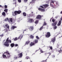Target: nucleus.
I'll return each mask as SVG.
<instances>
[{
	"label": "nucleus",
	"mask_w": 62,
	"mask_h": 62,
	"mask_svg": "<svg viewBox=\"0 0 62 62\" xmlns=\"http://www.w3.org/2000/svg\"><path fill=\"white\" fill-rule=\"evenodd\" d=\"M38 43V40L37 39H35L34 40L33 42H31L30 44V46H32L35 45L36 43Z\"/></svg>",
	"instance_id": "nucleus-1"
},
{
	"label": "nucleus",
	"mask_w": 62,
	"mask_h": 62,
	"mask_svg": "<svg viewBox=\"0 0 62 62\" xmlns=\"http://www.w3.org/2000/svg\"><path fill=\"white\" fill-rule=\"evenodd\" d=\"M22 11L21 10H19L18 11H15L14 12V13H13V16H15L16 15H17V14H20L21 13Z\"/></svg>",
	"instance_id": "nucleus-2"
},
{
	"label": "nucleus",
	"mask_w": 62,
	"mask_h": 62,
	"mask_svg": "<svg viewBox=\"0 0 62 62\" xmlns=\"http://www.w3.org/2000/svg\"><path fill=\"white\" fill-rule=\"evenodd\" d=\"M9 39V38H8L6 40V41L4 42V45L5 46H6V47H7L9 46V44H7L8 43V39Z\"/></svg>",
	"instance_id": "nucleus-3"
},
{
	"label": "nucleus",
	"mask_w": 62,
	"mask_h": 62,
	"mask_svg": "<svg viewBox=\"0 0 62 62\" xmlns=\"http://www.w3.org/2000/svg\"><path fill=\"white\" fill-rule=\"evenodd\" d=\"M45 36L46 38H49L51 36V33L50 32H47Z\"/></svg>",
	"instance_id": "nucleus-4"
},
{
	"label": "nucleus",
	"mask_w": 62,
	"mask_h": 62,
	"mask_svg": "<svg viewBox=\"0 0 62 62\" xmlns=\"http://www.w3.org/2000/svg\"><path fill=\"white\" fill-rule=\"evenodd\" d=\"M3 27L4 28H6V27L7 29H9V26L8 25V24H6L5 25H4Z\"/></svg>",
	"instance_id": "nucleus-5"
},
{
	"label": "nucleus",
	"mask_w": 62,
	"mask_h": 62,
	"mask_svg": "<svg viewBox=\"0 0 62 62\" xmlns=\"http://www.w3.org/2000/svg\"><path fill=\"white\" fill-rule=\"evenodd\" d=\"M27 27L28 28V29H29L31 31H33V30L34 29V27L33 26H31L30 27Z\"/></svg>",
	"instance_id": "nucleus-6"
},
{
	"label": "nucleus",
	"mask_w": 62,
	"mask_h": 62,
	"mask_svg": "<svg viewBox=\"0 0 62 62\" xmlns=\"http://www.w3.org/2000/svg\"><path fill=\"white\" fill-rule=\"evenodd\" d=\"M28 22L30 23H32V22H34V20L33 19H28Z\"/></svg>",
	"instance_id": "nucleus-7"
},
{
	"label": "nucleus",
	"mask_w": 62,
	"mask_h": 62,
	"mask_svg": "<svg viewBox=\"0 0 62 62\" xmlns=\"http://www.w3.org/2000/svg\"><path fill=\"white\" fill-rule=\"evenodd\" d=\"M18 58H22L23 56V53H20L18 54Z\"/></svg>",
	"instance_id": "nucleus-8"
},
{
	"label": "nucleus",
	"mask_w": 62,
	"mask_h": 62,
	"mask_svg": "<svg viewBox=\"0 0 62 62\" xmlns=\"http://www.w3.org/2000/svg\"><path fill=\"white\" fill-rule=\"evenodd\" d=\"M5 53H6L5 54H8V55H8L7 56V57L8 58H9V57H10V53L8 52V51H7L6 52H5Z\"/></svg>",
	"instance_id": "nucleus-9"
},
{
	"label": "nucleus",
	"mask_w": 62,
	"mask_h": 62,
	"mask_svg": "<svg viewBox=\"0 0 62 62\" xmlns=\"http://www.w3.org/2000/svg\"><path fill=\"white\" fill-rule=\"evenodd\" d=\"M38 9L39 10H40L41 11H45V10L44 9H43L41 8H38Z\"/></svg>",
	"instance_id": "nucleus-10"
},
{
	"label": "nucleus",
	"mask_w": 62,
	"mask_h": 62,
	"mask_svg": "<svg viewBox=\"0 0 62 62\" xmlns=\"http://www.w3.org/2000/svg\"><path fill=\"white\" fill-rule=\"evenodd\" d=\"M51 39V41L54 44V42H55V38L54 37V38L52 39Z\"/></svg>",
	"instance_id": "nucleus-11"
},
{
	"label": "nucleus",
	"mask_w": 62,
	"mask_h": 62,
	"mask_svg": "<svg viewBox=\"0 0 62 62\" xmlns=\"http://www.w3.org/2000/svg\"><path fill=\"white\" fill-rule=\"evenodd\" d=\"M57 24V21H55V22L54 23H52V25L53 26H54Z\"/></svg>",
	"instance_id": "nucleus-12"
},
{
	"label": "nucleus",
	"mask_w": 62,
	"mask_h": 62,
	"mask_svg": "<svg viewBox=\"0 0 62 62\" xmlns=\"http://www.w3.org/2000/svg\"><path fill=\"white\" fill-rule=\"evenodd\" d=\"M37 19H40L41 18V16L40 15H38L36 17Z\"/></svg>",
	"instance_id": "nucleus-13"
},
{
	"label": "nucleus",
	"mask_w": 62,
	"mask_h": 62,
	"mask_svg": "<svg viewBox=\"0 0 62 62\" xmlns=\"http://www.w3.org/2000/svg\"><path fill=\"white\" fill-rule=\"evenodd\" d=\"M43 6L45 8H47V7H49V5L47 4L43 5Z\"/></svg>",
	"instance_id": "nucleus-14"
},
{
	"label": "nucleus",
	"mask_w": 62,
	"mask_h": 62,
	"mask_svg": "<svg viewBox=\"0 0 62 62\" xmlns=\"http://www.w3.org/2000/svg\"><path fill=\"white\" fill-rule=\"evenodd\" d=\"M61 23V20H60L59 21V24H57L58 26H60Z\"/></svg>",
	"instance_id": "nucleus-15"
},
{
	"label": "nucleus",
	"mask_w": 62,
	"mask_h": 62,
	"mask_svg": "<svg viewBox=\"0 0 62 62\" xmlns=\"http://www.w3.org/2000/svg\"><path fill=\"white\" fill-rule=\"evenodd\" d=\"M17 28V27L16 26H12L11 29H14L15 28Z\"/></svg>",
	"instance_id": "nucleus-16"
},
{
	"label": "nucleus",
	"mask_w": 62,
	"mask_h": 62,
	"mask_svg": "<svg viewBox=\"0 0 62 62\" xmlns=\"http://www.w3.org/2000/svg\"><path fill=\"white\" fill-rule=\"evenodd\" d=\"M15 45H14V44L13 43L11 44L10 45L11 47L12 48Z\"/></svg>",
	"instance_id": "nucleus-17"
},
{
	"label": "nucleus",
	"mask_w": 62,
	"mask_h": 62,
	"mask_svg": "<svg viewBox=\"0 0 62 62\" xmlns=\"http://www.w3.org/2000/svg\"><path fill=\"white\" fill-rule=\"evenodd\" d=\"M2 15L4 17H6V13L4 12H3L2 13Z\"/></svg>",
	"instance_id": "nucleus-18"
},
{
	"label": "nucleus",
	"mask_w": 62,
	"mask_h": 62,
	"mask_svg": "<svg viewBox=\"0 0 62 62\" xmlns=\"http://www.w3.org/2000/svg\"><path fill=\"white\" fill-rule=\"evenodd\" d=\"M22 38H23V35H21L19 37H18V39H21Z\"/></svg>",
	"instance_id": "nucleus-19"
},
{
	"label": "nucleus",
	"mask_w": 62,
	"mask_h": 62,
	"mask_svg": "<svg viewBox=\"0 0 62 62\" xmlns=\"http://www.w3.org/2000/svg\"><path fill=\"white\" fill-rule=\"evenodd\" d=\"M43 26H42V27H41L40 29H39V30L40 31H41L42 29H43Z\"/></svg>",
	"instance_id": "nucleus-20"
},
{
	"label": "nucleus",
	"mask_w": 62,
	"mask_h": 62,
	"mask_svg": "<svg viewBox=\"0 0 62 62\" xmlns=\"http://www.w3.org/2000/svg\"><path fill=\"white\" fill-rule=\"evenodd\" d=\"M30 42L29 41H26L25 43V45H26V44H27H27H29V43H30Z\"/></svg>",
	"instance_id": "nucleus-21"
},
{
	"label": "nucleus",
	"mask_w": 62,
	"mask_h": 62,
	"mask_svg": "<svg viewBox=\"0 0 62 62\" xmlns=\"http://www.w3.org/2000/svg\"><path fill=\"white\" fill-rule=\"evenodd\" d=\"M23 15L24 17L26 16V14L25 12H24L23 13Z\"/></svg>",
	"instance_id": "nucleus-22"
},
{
	"label": "nucleus",
	"mask_w": 62,
	"mask_h": 62,
	"mask_svg": "<svg viewBox=\"0 0 62 62\" xmlns=\"http://www.w3.org/2000/svg\"><path fill=\"white\" fill-rule=\"evenodd\" d=\"M46 25H47V23H46V22H45L44 21L43 26V27L44 26Z\"/></svg>",
	"instance_id": "nucleus-23"
},
{
	"label": "nucleus",
	"mask_w": 62,
	"mask_h": 62,
	"mask_svg": "<svg viewBox=\"0 0 62 62\" xmlns=\"http://www.w3.org/2000/svg\"><path fill=\"white\" fill-rule=\"evenodd\" d=\"M58 52L60 53H62V51L61 48H60V50L58 51Z\"/></svg>",
	"instance_id": "nucleus-24"
},
{
	"label": "nucleus",
	"mask_w": 62,
	"mask_h": 62,
	"mask_svg": "<svg viewBox=\"0 0 62 62\" xmlns=\"http://www.w3.org/2000/svg\"><path fill=\"white\" fill-rule=\"evenodd\" d=\"M18 56L16 55H15V57L14 58V59L15 60L17 59V58H18Z\"/></svg>",
	"instance_id": "nucleus-25"
},
{
	"label": "nucleus",
	"mask_w": 62,
	"mask_h": 62,
	"mask_svg": "<svg viewBox=\"0 0 62 62\" xmlns=\"http://www.w3.org/2000/svg\"><path fill=\"white\" fill-rule=\"evenodd\" d=\"M8 18H7L5 19L4 20V21H8Z\"/></svg>",
	"instance_id": "nucleus-26"
},
{
	"label": "nucleus",
	"mask_w": 62,
	"mask_h": 62,
	"mask_svg": "<svg viewBox=\"0 0 62 62\" xmlns=\"http://www.w3.org/2000/svg\"><path fill=\"white\" fill-rule=\"evenodd\" d=\"M30 38L31 39H34V36L32 35H30Z\"/></svg>",
	"instance_id": "nucleus-27"
},
{
	"label": "nucleus",
	"mask_w": 62,
	"mask_h": 62,
	"mask_svg": "<svg viewBox=\"0 0 62 62\" xmlns=\"http://www.w3.org/2000/svg\"><path fill=\"white\" fill-rule=\"evenodd\" d=\"M6 56H6V55H5L4 54H3L2 55V57H3V58H6Z\"/></svg>",
	"instance_id": "nucleus-28"
},
{
	"label": "nucleus",
	"mask_w": 62,
	"mask_h": 62,
	"mask_svg": "<svg viewBox=\"0 0 62 62\" xmlns=\"http://www.w3.org/2000/svg\"><path fill=\"white\" fill-rule=\"evenodd\" d=\"M50 6L53 8H55L54 6V5H53V4H52V3H50Z\"/></svg>",
	"instance_id": "nucleus-29"
},
{
	"label": "nucleus",
	"mask_w": 62,
	"mask_h": 62,
	"mask_svg": "<svg viewBox=\"0 0 62 62\" xmlns=\"http://www.w3.org/2000/svg\"><path fill=\"white\" fill-rule=\"evenodd\" d=\"M4 11H5V12H8V10L7 9H5L4 10Z\"/></svg>",
	"instance_id": "nucleus-30"
},
{
	"label": "nucleus",
	"mask_w": 62,
	"mask_h": 62,
	"mask_svg": "<svg viewBox=\"0 0 62 62\" xmlns=\"http://www.w3.org/2000/svg\"><path fill=\"white\" fill-rule=\"evenodd\" d=\"M29 16H28V17H32V16L33 15V14H30L29 15Z\"/></svg>",
	"instance_id": "nucleus-31"
},
{
	"label": "nucleus",
	"mask_w": 62,
	"mask_h": 62,
	"mask_svg": "<svg viewBox=\"0 0 62 62\" xmlns=\"http://www.w3.org/2000/svg\"><path fill=\"white\" fill-rule=\"evenodd\" d=\"M10 21L11 22H13V19L12 18H11L10 20Z\"/></svg>",
	"instance_id": "nucleus-32"
},
{
	"label": "nucleus",
	"mask_w": 62,
	"mask_h": 62,
	"mask_svg": "<svg viewBox=\"0 0 62 62\" xmlns=\"http://www.w3.org/2000/svg\"><path fill=\"white\" fill-rule=\"evenodd\" d=\"M13 5L15 4L16 6V5H17V2H16L15 3H13Z\"/></svg>",
	"instance_id": "nucleus-33"
},
{
	"label": "nucleus",
	"mask_w": 62,
	"mask_h": 62,
	"mask_svg": "<svg viewBox=\"0 0 62 62\" xmlns=\"http://www.w3.org/2000/svg\"><path fill=\"white\" fill-rule=\"evenodd\" d=\"M39 23V21L38 20H36L35 22V23Z\"/></svg>",
	"instance_id": "nucleus-34"
},
{
	"label": "nucleus",
	"mask_w": 62,
	"mask_h": 62,
	"mask_svg": "<svg viewBox=\"0 0 62 62\" xmlns=\"http://www.w3.org/2000/svg\"><path fill=\"white\" fill-rule=\"evenodd\" d=\"M17 39H18V38H17V37H16L14 39V40H17Z\"/></svg>",
	"instance_id": "nucleus-35"
},
{
	"label": "nucleus",
	"mask_w": 62,
	"mask_h": 62,
	"mask_svg": "<svg viewBox=\"0 0 62 62\" xmlns=\"http://www.w3.org/2000/svg\"><path fill=\"white\" fill-rule=\"evenodd\" d=\"M52 21L53 23H54L55 22V19H52Z\"/></svg>",
	"instance_id": "nucleus-36"
},
{
	"label": "nucleus",
	"mask_w": 62,
	"mask_h": 62,
	"mask_svg": "<svg viewBox=\"0 0 62 62\" xmlns=\"http://www.w3.org/2000/svg\"><path fill=\"white\" fill-rule=\"evenodd\" d=\"M40 52L41 53H44V52L41 49L40 50Z\"/></svg>",
	"instance_id": "nucleus-37"
},
{
	"label": "nucleus",
	"mask_w": 62,
	"mask_h": 62,
	"mask_svg": "<svg viewBox=\"0 0 62 62\" xmlns=\"http://www.w3.org/2000/svg\"><path fill=\"white\" fill-rule=\"evenodd\" d=\"M50 50H53V47L52 46H50L49 47Z\"/></svg>",
	"instance_id": "nucleus-38"
},
{
	"label": "nucleus",
	"mask_w": 62,
	"mask_h": 62,
	"mask_svg": "<svg viewBox=\"0 0 62 62\" xmlns=\"http://www.w3.org/2000/svg\"><path fill=\"white\" fill-rule=\"evenodd\" d=\"M8 42H9V43H11V40H9L8 41V42L7 43H8Z\"/></svg>",
	"instance_id": "nucleus-39"
},
{
	"label": "nucleus",
	"mask_w": 62,
	"mask_h": 62,
	"mask_svg": "<svg viewBox=\"0 0 62 62\" xmlns=\"http://www.w3.org/2000/svg\"><path fill=\"white\" fill-rule=\"evenodd\" d=\"M54 1H51L50 2V4H52V3H53V4H54Z\"/></svg>",
	"instance_id": "nucleus-40"
},
{
	"label": "nucleus",
	"mask_w": 62,
	"mask_h": 62,
	"mask_svg": "<svg viewBox=\"0 0 62 62\" xmlns=\"http://www.w3.org/2000/svg\"><path fill=\"white\" fill-rule=\"evenodd\" d=\"M18 1L19 3H21V0H18Z\"/></svg>",
	"instance_id": "nucleus-41"
},
{
	"label": "nucleus",
	"mask_w": 62,
	"mask_h": 62,
	"mask_svg": "<svg viewBox=\"0 0 62 62\" xmlns=\"http://www.w3.org/2000/svg\"><path fill=\"white\" fill-rule=\"evenodd\" d=\"M4 7L5 8H8V6L6 5H5L4 6Z\"/></svg>",
	"instance_id": "nucleus-42"
},
{
	"label": "nucleus",
	"mask_w": 62,
	"mask_h": 62,
	"mask_svg": "<svg viewBox=\"0 0 62 62\" xmlns=\"http://www.w3.org/2000/svg\"><path fill=\"white\" fill-rule=\"evenodd\" d=\"M28 1V0H24V2H27Z\"/></svg>",
	"instance_id": "nucleus-43"
},
{
	"label": "nucleus",
	"mask_w": 62,
	"mask_h": 62,
	"mask_svg": "<svg viewBox=\"0 0 62 62\" xmlns=\"http://www.w3.org/2000/svg\"><path fill=\"white\" fill-rule=\"evenodd\" d=\"M36 38L37 39H39V37L38 36H36Z\"/></svg>",
	"instance_id": "nucleus-44"
},
{
	"label": "nucleus",
	"mask_w": 62,
	"mask_h": 62,
	"mask_svg": "<svg viewBox=\"0 0 62 62\" xmlns=\"http://www.w3.org/2000/svg\"><path fill=\"white\" fill-rule=\"evenodd\" d=\"M54 29H56V28H57V26H55V27H54Z\"/></svg>",
	"instance_id": "nucleus-45"
},
{
	"label": "nucleus",
	"mask_w": 62,
	"mask_h": 62,
	"mask_svg": "<svg viewBox=\"0 0 62 62\" xmlns=\"http://www.w3.org/2000/svg\"><path fill=\"white\" fill-rule=\"evenodd\" d=\"M26 58L27 59H30V58L29 57L27 56L26 57Z\"/></svg>",
	"instance_id": "nucleus-46"
},
{
	"label": "nucleus",
	"mask_w": 62,
	"mask_h": 62,
	"mask_svg": "<svg viewBox=\"0 0 62 62\" xmlns=\"http://www.w3.org/2000/svg\"><path fill=\"white\" fill-rule=\"evenodd\" d=\"M18 46V44H16L15 45V46L16 47H17Z\"/></svg>",
	"instance_id": "nucleus-47"
},
{
	"label": "nucleus",
	"mask_w": 62,
	"mask_h": 62,
	"mask_svg": "<svg viewBox=\"0 0 62 62\" xmlns=\"http://www.w3.org/2000/svg\"><path fill=\"white\" fill-rule=\"evenodd\" d=\"M40 7H41V8H44V7L42 6H40Z\"/></svg>",
	"instance_id": "nucleus-48"
},
{
	"label": "nucleus",
	"mask_w": 62,
	"mask_h": 62,
	"mask_svg": "<svg viewBox=\"0 0 62 62\" xmlns=\"http://www.w3.org/2000/svg\"><path fill=\"white\" fill-rule=\"evenodd\" d=\"M0 37H3V34L0 35Z\"/></svg>",
	"instance_id": "nucleus-49"
},
{
	"label": "nucleus",
	"mask_w": 62,
	"mask_h": 62,
	"mask_svg": "<svg viewBox=\"0 0 62 62\" xmlns=\"http://www.w3.org/2000/svg\"><path fill=\"white\" fill-rule=\"evenodd\" d=\"M36 0H32V2H33V3H34V2H35V1H36Z\"/></svg>",
	"instance_id": "nucleus-50"
},
{
	"label": "nucleus",
	"mask_w": 62,
	"mask_h": 62,
	"mask_svg": "<svg viewBox=\"0 0 62 62\" xmlns=\"http://www.w3.org/2000/svg\"><path fill=\"white\" fill-rule=\"evenodd\" d=\"M57 48H59V45H57Z\"/></svg>",
	"instance_id": "nucleus-51"
},
{
	"label": "nucleus",
	"mask_w": 62,
	"mask_h": 62,
	"mask_svg": "<svg viewBox=\"0 0 62 62\" xmlns=\"http://www.w3.org/2000/svg\"><path fill=\"white\" fill-rule=\"evenodd\" d=\"M13 2H16V0H13Z\"/></svg>",
	"instance_id": "nucleus-52"
},
{
	"label": "nucleus",
	"mask_w": 62,
	"mask_h": 62,
	"mask_svg": "<svg viewBox=\"0 0 62 62\" xmlns=\"http://www.w3.org/2000/svg\"><path fill=\"white\" fill-rule=\"evenodd\" d=\"M56 5H58V2H57L56 3Z\"/></svg>",
	"instance_id": "nucleus-53"
},
{
	"label": "nucleus",
	"mask_w": 62,
	"mask_h": 62,
	"mask_svg": "<svg viewBox=\"0 0 62 62\" xmlns=\"http://www.w3.org/2000/svg\"><path fill=\"white\" fill-rule=\"evenodd\" d=\"M52 18H51V19H50V22H52V21H51V20H52Z\"/></svg>",
	"instance_id": "nucleus-54"
},
{
	"label": "nucleus",
	"mask_w": 62,
	"mask_h": 62,
	"mask_svg": "<svg viewBox=\"0 0 62 62\" xmlns=\"http://www.w3.org/2000/svg\"><path fill=\"white\" fill-rule=\"evenodd\" d=\"M5 40H3V43H4V42H5Z\"/></svg>",
	"instance_id": "nucleus-55"
},
{
	"label": "nucleus",
	"mask_w": 62,
	"mask_h": 62,
	"mask_svg": "<svg viewBox=\"0 0 62 62\" xmlns=\"http://www.w3.org/2000/svg\"><path fill=\"white\" fill-rule=\"evenodd\" d=\"M61 14H62V11L60 12Z\"/></svg>",
	"instance_id": "nucleus-56"
},
{
	"label": "nucleus",
	"mask_w": 62,
	"mask_h": 62,
	"mask_svg": "<svg viewBox=\"0 0 62 62\" xmlns=\"http://www.w3.org/2000/svg\"><path fill=\"white\" fill-rule=\"evenodd\" d=\"M32 2H30V4H32Z\"/></svg>",
	"instance_id": "nucleus-57"
},
{
	"label": "nucleus",
	"mask_w": 62,
	"mask_h": 62,
	"mask_svg": "<svg viewBox=\"0 0 62 62\" xmlns=\"http://www.w3.org/2000/svg\"><path fill=\"white\" fill-rule=\"evenodd\" d=\"M31 13L32 14H33V12H31Z\"/></svg>",
	"instance_id": "nucleus-58"
},
{
	"label": "nucleus",
	"mask_w": 62,
	"mask_h": 62,
	"mask_svg": "<svg viewBox=\"0 0 62 62\" xmlns=\"http://www.w3.org/2000/svg\"><path fill=\"white\" fill-rule=\"evenodd\" d=\"M0 8H2V6L0 5Z\"/></svg>",
	"instance_id": "nucleus-59"
},
{
	"label": "nucleus",
	"mask_w": 62,
	"mask_h": 62,
	"mask_svg": "<svg viewBox=\"0 0 62 62\" xmlns=\"http://www.w3.org/2000/svg\"><path fill=\"white\" fill-rule=\"evenodd\" d=\"M4 52V54H5V53H6V52Z\"/></svg>",
	"instance_id": "nucleus-60"
},
{
	"label": "nucleus",
	"mask_w": 62,
	"mask_h": 62,
	"mask_svg": "<svg viewBox=\"0 0 62 62\" xmlns=\"http://www.w3.org/2000/svg\"><path fill=\"white\" fill-rule=\"evenodd\" d=\"M26 30H24V31H26Z\"/></svg>",
	"instance_id": "nucleus-61"
},
{
	"label": "nucleus",
	"mask_w": 62,
	"mask_h": 62,
	"mask_svg": "<svg viewBox=\"0 0 62 62\" xmlns=\"http://www.w3.org/2000/svg\"><path fill=\"white\" fill-rule=\"evenodd\" d=\"M46 53H45V55H46Z\"/></svg>",
	"instance_id": "nucleus-62"
},
{
	"label": "nucleus",
	"mask_w": 62,
	"mask_h": 62,
	"mask_svg": "<svg viewBox=\"0 0 62 62\" xmlns=\"http://www.w3.org/2000/svg\"><path fill=\"white\" fill-rule=\"evenodd\" d=\"M4 30H6V29H5Z\"/></svg>",
	"instance_id": "nucleus-63"
},
{
	"label": "nucleus",
	"mask_w": 62,
	"mask_h": 62,
	"mask_svg": "<svg viewBox=\"0 0 62 62\" xmlns=\"http://www.w3.org/2000/svg\"><path fill=\"white\" fill-rule=\"evenodd\" d=\"M10 30H9V31Z\"/></svg>",
	"instance_id": "nucleus-64"
}]
</instances>
